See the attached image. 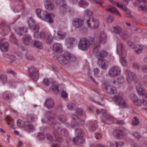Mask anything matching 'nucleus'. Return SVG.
<instances>
[{
	"label": "nucleus",
	"mask_w": 147,
	"mask_h": 147,
	"mask_svg": "<svg viewBox=\"0 0 147 147\" xmlns=\"http://www.w3.org/2000/svg\"><path fill=\"white\" fill-rule=\"evenodd\" d=\"M76 60L75 57L68 52L61 55V56L57 58L59 63L65 67L69 66V62H72Z\"/></svg>",
	"instance_id": "f257e3e1"
},
{
	"label": "nucleus",
	"mask_w": 147,
	"mask_h": 147,
	"mask_svg": "<svg viewBox=\"0 0 147 147\" xmlns=\"http://www.w3.org/2000/svg\"><path fill=\"white\" fill-rule=\"evenodd\" d=\"M123 97L122 93H120L118 95L114 96L112 99L116 105L121 108H125L127 107V105L125 101L123 99Z\"/></svg>",
	"instance_id": "f03ea898"
},
{
	"label": "nucleus",
	"mask_w": 147,
	"mask_h": 147,
	"mask_svg": "<svg viewBox=\"0 0 147 147\" xmlns=\"http://www.w3.org/2000/svg\"><path fill=\"white\" fill-rule=\"evenodd\" d=\"M90 42L89 40L86 38H81L78 42V48L83 51H86L89 48Z\"/></svg>",
	"instance_id": "7ed1b4c3"
},
{
	"label": "nucleus",
	"mask_w": 147,
	"mask_h": 147,
	"mask_svg": "<svg viewBox=\"0 0 147 147\" xmlns=\"http://www.w3.org/2000/svg\"><path fill=\"white\" fill-rule=\"evenodd\" d=\"M52 125L54 131L53 132V134L55 138V141L56 144H59L62 142V139L57 134L56 131L60 128L61 127V124L59 123L55 122Z\"/></svg>",
	"instance_id": "20e7f679"
},
{
	"label": "nucleus",
	"mask_w": 147,
	"mask_h": 147,
	"mask_svg": "<svg viewBox=\"0 0 147 147\" xmlns=\"http://www.w3.org/2000/svg\"><path fill=\"white\" fill-rule=\"evenodd\" d=\"M67 11L70 15H74V12L73 10L71 9L66 4L63 3L59 7V12L61 16H63L65 15Z\"/></svg>",
	"instance_id": "39448f33"
},
{
	"label": "nucleus",
	"mask_w": 147,
	"mask_h": 147,
	"mask_svg": "<svg viewBox=\"0 0 147 147\" xmlns=\"http://www.w3.org/2000/svg\"><path fill=\"white\" fill-rule=\"evenodd\" d=\"M87 23L90 28L93 29L97 28L99 25V21L94 18H89L87 21Z\"/></svg>",
	"instance_id": "423d86ee"
},
{
	"label": "nucleus",
	"mask_w": 147,
	"mask_h": 147,
	"mask_svg": "<svg viewBox=\"0 0 147 147\" xmlns=\"http://www.w3.org/2000/svg\"><path fill=\"white\" fill-rule=\"evenodd\" d=\"M29 76L32 80L36 81L38 78V71L37 69L34 67H32L29 69Z\"/></svg>",
	"instance_id": "0eeeda50"
},
{
	"label": "nucleus",
	"mask_w": 147,
	"mask_h": 147,
	"mask_svg": "<svg viewBox=\"0 0 147 147\" xmlns=\"http://www.w3.org/2000/svg\"><path fill=\"white\" fill-rule=\"evenodd\" d=\"M121 70L118 67H112L109 70L108 75L110 77H114L120 74Z\"/></svg>",
	"instance_id": "6e6552de"
},
{
	"label": "nucleus",
	"mask_w": 147,
	"mask_h": 147,
	"mask_svg": "<svg viewBox=\"0 0 147 147\" xmlns=\"http://www.w3.org/2000/svg\"><path fill=\"white\" fill-rule=\"evenodd\" d=\"M71 127L75 129L76 133L77 134H82L84 135V132L83 130L79 128V125L77 121L75 120H73L71 121Z\"/></svg>",
	"instance_id": "1a4fd4ad"
},
{
	"label": "nucleus",
	"mask_w": 147,
	"mask_h": 147,
	"mask_svg": "<svg viewBox=\"0 0 147 147\" xmlns=\"http://www.w3.org/2000/svg\"><path fill=\"white\" fill-rule=\"evenodd\" d=\"M103 89L107 93L110 94H115L117 92L116 88L111 85H105L103 87Z\"/></svg>",
	"instance_id": "9d476101"
},
{
	"label": "nucleus",
	"mask_w": 147,
	"mask_h": 147,
	"mask_svg": "<svg viewBox=\"0 0 147 147\" xmlns=\"http://www.w3.org/2000/svg\"><path fill=\"white\" fill-rule=\"evenodd\" d=\"M72 24L75 28H79L82 27L83 25L84 22L82 19L76 18L73 20Z\"/></svg>",
	"instance_id": "9b49d317"
},
{
	"label": "nucleus",
	"mask_w": 147,
	"mask_h": 147,
	"mask_svg": "<svg viewBox=\"0 0 147 147\" xmlns=\"http://www.w3.org/2000/svg\"><path fill=\"white\" fill-rule=\"evenodd\" d=\"M79 135L76 136L75 138L73 139V142L74 144L77 145H80L82 144L84 142V139L83 138V135L82 134H78ZM85 133H84V135Z\"/></svg>",
	"instance_id": "f8f14e48"
},
{
	"label": "nucleus",
	"mask_w": 147,
	"mask_h": 147,
	"mask_svg": "<svg viewBox=\"0 0 147 147\" xmlns=\"http://www.w3.org/2000/svg\"><path fill=\"white\" fill-rule=\"evenodd\" d=\"M97 63L98 65L104 69H107L109 66V62L105 59H98L97 60Z\"/></svg>",
	"instance_id": "ddd939ff"
},
{
	"label": "nucleus",
	"mask_w": 147,
	"mask_h": 147,
	"mask_svg": "<svg viewBox=\"0 0 147 147\" xmlns=\"http://www.w3.org/2000/svg\"><path fill=\"white\" fill-rule=\"evenodd\" d=\"M76 41V39L73 37H67L65 39V43L67 48H71L74 46V43Z\"/></svg>",
	"instance_id": "4468645a"
},
{
	"label": "nucleus",
	"mask_w": 147,
	"mask_h": 147,
	"mask_svg": "<svg viewBox=\"0 0 147 147\" xmlns=\"http://www.w3.org/2000/svg\"><path fill=\"white\" fill-rule=\"evenodd\" d=\"M135 85L136 86V89L138 94L140 96H144L146 92L142 86L139 82H136Z\"/></svg>",
	"instance_id": "2eb2a0df"
},
{
	"label": "nucleus",
	"mask_w": 147,
	"mask_h": 147,
	"mask_svg": "<svg viewBox=\"0 0 147 147\" xmlns=\"http://www.w3.org/2000/svg\"><path fill=\"white\" fill-rule=\"evenodd\" d=\"M28 31L26 27H19L16 30V32L19 35L22 36L26 34Z\"/></svg>",
	"instance_id": "dca6fc26"
},
{
	"label": "nucleus",
	"mask_w": 147,
	"mask_h": 147,
	"mask_svg": "<svg viewBox=\"0 0 147 147\" xmlns=\"http://www.w3.org/2000/svg\"><path fill=\"white\" fill-rule=\"evenodd\" d=\"M44 2L45 6L47 10L51 11L54 9V6L52 2L50 0H45Z\"/></svg>",
	"instance_id": "f3484780"
},
{
	"label": "nucleus",
	"mask_w": 147,
	"mask_h": 147,
	"mask_svg": "<svg viewBox=\"0 0 147 147\" xmlns=\"http://www.w3.org/2000/svg\"><path fill=\"white\" fill-rule=\"evenodd\" d=\"M117 51L118 54L120 56L124 54L125 52V46L122 43L119 42L117 44Z\"/></svg>",
	"instance_id": "a211bd4d"
},
{
	"label": "nucleus",
	"mask_w": 147,
	"mask_h": 147,
	"mask_svg": "<svg viewBox=\"0 0 147 147\" xmlns=\"http://www.w3.org/2000/svg\"><path fill=\"white\" fill-rule=\"evenodd\" d=\"M107 35L104 31L101 32L100 34L98 40V43L104 44L107 42Z\"/></svg>",
	"instance_id": "6ab92c4d"
},
{
	"label": "nucleus",
	"mask_w": 147,
	"mask_h": 147,
	"mask_svg": "<svg viewBox=\"0 0 147 147\" xmlns=\"http://www.w3.org/2000/svg\"><path fill=\"white\" fill-rule=\"evenodd\" d=\"M2 40H0V49L1 50L4 52H7L8 51L9 49V44L6 42L2 44Z\"/></svg>",
	"instance_id": "aec40b11"
},
{
	"label": "nucleus",
	"mask_w": 147,
	"mask_h": 147,
	"mask_svg": "<svg viewBox=\"0 0 147 147\" xmlns=\"http://www.w3.org/2000/svg\"><path fill=\"white\" fill-rule=\"evenodd\" d=\"M54 105V102L53 100L50 98L47 99L44 104V105L46 107L50 109L53 108Z\"/></svg>",
	"instance_id": "412c9836"
},
{
	"label": "nucleus",
	"mask_w": 147,
	"mask_h": 147,
	"mask_svg": "<svg viewBox=\"0 0 147 147\" xmlns=\"http://www.w3.org/2000/svg\"><path fill=\"white\" fill-rule=\"evenodd\" d=\"M127 80L129 82H130L135 80L136 78V76L135 73L129 71L127 72L126 76Z\"/></svg>",
	"instance_id": "4be33fe9"
},
{
	"label": "nucleus",
	"mask_w": 147,
	"mask_h": 147,
	"mask_svg": "<svg viewBox=\"0 0 147 147\" xmlns=\"http://www.w3.org/2000/svg\"><path fill=\"white\" fill-rule=\"evenodd\" d=\"M31 44L32 46L40 49L43 48V45L42 43L39 41L33 40L31 42Z\"/></svg>",
	"instance_id": "5701e85b"
},
{
	"label": "nucleus",
	"mask_w": 147,
	"mask_h": 147,
	"mask_svg": "<svg viewBox=\"0 0 147 147\" xmlns=\"http://www.w3.org/2000/svg\"><path fill=\"white\" fill-rule=\"evenodd\" d=\"M105 10L107 11H109L111 13H114L119 16H121V14L119 12L115 7L112 6L111 5L109 6L105 9Z\"/></svg>",
	"instance_id": "b1692460"
},
{
	"label": "nucleus",
	"mask_w": 147,
	"mask_h": 147,
	"mask_svg": "<svg viewBox=\"0 0 147 147\" xmlns=\"http://www.w3.org/2000/svg\"><path fill=\"white\" fill-rule=\"evenodd\" d=\"M100 43L97 42H96L94 45V48L93 50V53L97 56L100 51Z\"/></svg>",
	"instance_id": "393cba45"
},
{
	"label": "nucleus",
	"mask_w": 147,
	"mask_h": 147,
	"mask_svg": "<svg viewBox=\"0 0 147 147\" xmlns=\"http://www.w3.org/2000/svg\"><path fill=\"white\" fill-rule=\"evenodd\" d=\"M57 38L59 39H63L65 38L67 35V33L62 30H60L57 32Z\"/></svg>",
	"instance_id": "a878e982"
},
{
	"label": "nucleus",
	"mask_w": 147,
	"mask_h": 147,
	"mask_svg": "<svg viewBox=\"0 0 147 147\" xmlns=\"http://www.w3.org/2000/svg\"><path fill=\"white\" fill-rule=\"evenodd\" d=\"M44 17V18L43 19V20L49 23H52L53 22V20L52 19V17L47 11H46V13Z\"/></svg>",
	"instance_id": "bb28decb"
},
{
	"label": "nucleus",
	"mask_w": 147,
	"mask_h": 147,
	"mask_svg": "<svg viewBox=\"0 0 147 147\" xmlns=\"http://www.w3.org/2000/svg\"><path fill=\"white\" fill-rule=\"evenodd\" d=\"M24 129L28 132H30L33 131L34 127L32 124L26 122Z\"/></svg>",
	"instance_id": "cd10ccee"
},
{
	"label": "nucleus",
	"mask_w": 147,
	"mask_h": 147,
	"mask_svg": "<svg viewBox=\"0 0 147 147\" xmlns=\"http://www.w3.org/2000/svg\"><path fill=\"white\" fill-rule=\"evenodd\" d=\"M12 96V94L8 91H5L3 94V97L4 99L6 100H9Z\"/></svg>",
	"instance_id": "c85d7f7f"
},
{
	"label": "nucleus",
	"mask_w": 147,
	"mask_h": 147,
	"mask_svg": "<svg viewBox=\"0 0 147 147\" xmlns=\"http://www.w3.org/2000/svg\"><path fill=\"white\" fill-rule=\"evenodd\" d=\"M112 32L115 34H120L122 31V28L120 26H117L111 28Z\"/></svg>",
	"instance_id": "c756f323"
},
{
	"label": "nucleus",
	"mask_w": 147,
	"mask_h": 147,
	"mask_svg": "<svg viewBox=\"0 0 147 147\" xmlns=\"http://www.w3.org/2000/svg\"><path fill=\"white\" fill-rule=\"evenodd\" d=\"M113 135L117 138H122L124 136L122 131L119 129L115 130L113 132Z\"/></svg>",
	"instance_id": "7c9ffc66"
},
{
	"label": "nucleus",
	"mask_w": 147,
	"mask_h": 147,
	"mask_svg": "<svg viewBox=\"0 0 147 147\" xmlns=\"http://www.w3.org/2000/svg\"><path fill=\"white\" fill-rule=\"evenodd\" d=\"M53 47L55 51L58 53L61 52L63 50L61 45L59 43H55L54 44Z\"/></svg>",
	"instance_id": "2f4dec72"
},
{
	"label": "nucleus",
	"mask_w": 147,
	"mask_h": 147,
	"mask_svg": "<svg viewBox=\"0 0 147 147\" xmlns=\"http://www.w3.org/2000/svg\"><path fill=\"white\" fill-rule=\"evenodd\" d=\"M34 37L37 38H40L43 35L45 36L47 34L46 32H41L36 31V32H34Z\"/></svg>",
	"instance_id": "473e14b6"
},
{
	"label": "nucleus",
	"mask_w": 147,
	"mask_h": 147,
	"mask_svg": "<svg viewBox=\"0 0 147 147\" xmlns=\"http://www.w3.org/2000/svg\"><path fill=\"white\" fill-rule=\"evenodd\" d=\"M108 53L105 50H102L100 51L98 54L97 56L100 57L105 58L107 57L108 55Z\"/></svg>",
	"instance_id": "72a5a7b5"
},
{
	"label": "nucleus",
	"mask_w": 147,
	"mask_h": 147,
	"mask_svg": "<svg viewBox=\"0 0 147 147\" xmlns=\"http://www.w3.org/2000/svg\"><path fill=\"white\" fill-rule=\"evenodd\" d=\"M89 125L90 128L92 130H95L97 127V124L96 121H94L93 122H90L89 123Z\"/></svg>",
	"instance_id": "f704fd0d"
},
{
	"label": "nucleus",
	"mask_w": 147,
	"mask_h": 147,
	"mask_svg": "<svg viewBox=\"0 0 147 147\" xmlns=\"http://www.w3.org/2000/svg\"><path fill=\"white\" fill-rule=\"evenodd\" d=\"M54 118V115L53 116H50L48 118L47 121V123L49 125H52L55 122V121Z\"/></svg>",
	"instance_id": "c9c22d12"
},
{
	"label": "nucleus",
	"mask_w": 147,
	"mask_h": 147,
	"mask_svg": "<svg viewBox=\"0 0 147 147\" xmlns=\"http://www.w3.org/2000/svg\"><path fill=\"white\" fill-rule=\"evenodd\" d=\"M95 2L100 5L102 7H105L106 6V4H105L104 0H94Z\"/></svg>",
	"instance_id": "e433bc0d"
},
{
	"label": "nucleus",
	"mask_w": 147,
	"mask_h": 147,
	"mask_svg": "<svg viewBox=\"0 0 147 147\" xmlns=\"http://www.w3.org/2000/svg\"><path fill=\"white\" fill-rule=\"evenodd\" d=\"M30 40V37L29 36L25 37L22 38L23 42L26 45L29 44Z\"/></svg>",
	"instance_id": "4c0bfd02"
},
{
	"label": "nucleus",
	"mask_w": 147,
	"mask_h": 147,
	"mask_svg": "<svg viewBox=\"0 0 147 147\" xmlns=\"http://www.w3.org/2000/svg\"><path fill=\"white\" fill-rule=\"evenodd\" d=\"M16 59V57L14 55H10L9 57L7 59V61L9 63H11L14 62Z\"/></svg>",
	"instance_id": "58836bf2"
},
{
	"label": "nucleus",
	"mask_w": 147,
	"mask_h": 147,
	"mask_svg": "<svg viewBox=\"0 0 147 147\" xmlns=\"http://www.w3.org/2000/svg\"><path fill=\"white\" fill-rule=\"evenodd\" d=\"M60 133L63 136L68 137L69 136V132L66 129H62L60 130Z\"/></svg>",
	"instance_id": "ea45409f"
},
{
	"label": "nucleus",
	"mask_w": 147,
	"mask_h": 147,
	"mask_svg": "<svg viewBox=\"0 0 147 147\" xmlns=\"http://www.w3.org/2000/svg\"><path fill=\"white\" fill-rule=\"evenodd\" d=\"M17 125L19 127H24L26 122H25L24 121L18 119L17 121Z\"/></svg>",
	"instance_id": "a19ab883"
},
{
	"label": "nucleus",
	"mask_w": 147,
	"mask_h": 147,
	"mask_svg": "<svg viewBox=\"0 0 147 147\" xmlns=\"http://www.w3.org/2000/svg\"><path fill=\"white\" fill-rule=\"evenodd\" d=\"M53 38L51 35H48L46 38V42L47 44H50L53 40Z\"/></svg>",
	"instance_id": "79ce46f5"
},
{
	"label": "nucleus",
	"mask_w": 147,
	"mask_h": 147,
	"mask_svg": "<svg viewBox=\"0 0 147 147\" xmlns=\"http://www.w3.org/2000/svg\"><path fill=\"white\" fill-rule=\"evenodd\" d=\"M52 91L55 93H57L58 92V87L57 85L55 83H53L52 86Z\"/></svg>",
	"instance_id": "37998d69"
},
{
	"label": "nucleus",
	"mask_w": 147,
	"mask_h": 147,
	"mask_svg": "<svg viewBox=\"0 0 147 147\" xmlns=\"http://www.w3.org/2000/svg\"><path fill=\"white\" fill-rule=\"evenodd\" d=\"M140 123L138 118L136 117H134L132 120V124L134 126H136L138 125Z\"/></svg>",
	"instance_id": "c03bdc74"
},
{
	"label": "nucleus",
	"mask_w": 147,
	"mask_h": 147,
	"mask_svg": "<svg viewBox=\"0 0 147 147\" xmlns=\"http://www.w3.org/2000/svg\"><path fill=\"white\" fill-rule=\"evenodd\" d=\"M7 124L11 126L13 125V120L11 117H6Z\"/></svg>",
	"instance_id": "a18cd8bd"
},
{
	"label": "nucleus",
	"mask_w": 147,
	"mask_h": 147,
	"mask_svg": "<svg viewBox=\"0 0 147 147\" xmlns=\"http://www.w3.org/2000/svg\"><path fill=\"white\" fill-rule=\"evenodd\" d=\"M101 113L102 115L104 117L105 116L107 115V114L106 113V111L104 109H102L100 110H100L99 109H96V114L97 115L100 114V113Z\"/></svg>",
	"instance_id": "49530a36"
},
{
	"label": "nucleus",
	"mask_w": 147,
	"mask_h": 147,
	"mask_svg": "<svg viewBox=\"0 0 147 147\" xmlns=\"http://www.w3.org/2000/svg\"><path fill=\"white\" fill-rule=\"evenodd\" d=\"M109 1L112 4H113L115 5H117L118 7L120 8L123 10V8L124 7H123V6L122 4L116 3L112 0H109Z\"/></svg>",
	"instance_id": "de8ad7c7"
},
{
	"label": "nucleus",
	"mask_w": 147,
	"mask_h": 147,
	"mask_svg": "<svg viewBox=\"0 0 147 147\" xmlns=\"http://www.w3.org/2000/svg\"><path fill=\"white\" fill-rule=\"evenodd\" d=\"M117 82L118 84H122L125 82V79L124 76H121L117 80Z\"/></svg>",
	"instance_id": "09e8293b"
},
{
	"label": "nucleus",
	"mask_w": 147,
	"mask_h": 147,
	"mask_svg": "<svg viewBox=\"0 0 147 147\" xmlns=\"http://www.w3.org/2000/svg\"><path fill=\"white\" fill-rule=\"evenodd\" d=\"M132 134L137 139H140L141 138V134L137 131H134L132 133Z\"/></svg>",
	"instance_id": "8fccbe9b"
},
{
	"label": "nucleus",
	"mask_w": 147,
	"mask_h": 147,
	"mask_svg": "<svg viewBox=\"0 0 147 147\" xmlns=\"http://www.w3.org/2000/svg\"><path fill=\"white\" fill-rule=\"evenodd\" d=\"M121 62L122 65L124 66H126L127 64V61L124 57H121Z\"/></svg>",
	"instance_id": "3c124183"
},
{
	"label": "nucleus",
	"mask_w": 147,
	"mask_h": 147,
	"mask_svg": "<svg viewBox=\"0 0 147 147\" xmlns=\"http://www.w3.org/2000/svg\"><path fill=\"white\" fill-rule=\"evenodd\" d=\"M58 119L62 123L65 122L66 121V117L63 115H61L59 116Z\"/></svg>",
	"instance_id": "603ef678"
},
{
	"label": "nucleus",
	"mask_w": 147,
	"mask_h": 147,
	"mask_svg": "<svg viewBox=\"0 0 147 147\" xmlns=\"http://www.w3.org/2000/svg\"><path fill=\"white\" fill-rule=\"evenodd\" d=\"M0 78L3 83H5L7 81V77L5 74H3L1 75Z\"/></svg>",
	"instance_id": "864d4df0"
},
{
	"label": "nucleus",
	"mask_w": 147,
	"mask_h": 147,
	"mask_svg": "<svg viewBox=\"0 0 147 147\" xmlns=\"http://www.w3.org/2000/svg\"><path fill=\"white\" fill-rule=\"evenodd\" d=\"M138 47H140L139 49H135L136 52L138 54L141 53L143 50V47L142 46L139 45H138Z\"/></svg>",
	"instance_id": "5fc2aeb1"
},
{
	"label": "nucleus",
	"mask_w": 147,
	"mask_h": 147,
	"mask_svg": "<svg viewBox=\"0 0 147 147\" xmlns=\"http://www.w3.org/2000/svg\"><path fill=\"white\" fill-rule=\"evenodd\" d=\"M134 104L137 106H141L142 105V101L141 100H138L134 102Z\"/></svg>",
	"instance_id": "6e6d98bb"
},
{
	"label": "nucleus",
	"mask_w": 147,
	"mask_h": 147,
	"mask_svg": "<svg viewBox=\"0 0 147 147\" xmlns=\"http://www.w3.org/2000/svg\"><path fill=\"white\" fill-rule=\"evenodd\" d=\"M85 14L87 16L90 17L93 15V12L90 10L86 9L85 11Z\"/></svg>",
	"instance_id": "4d7b16f0"
},
{
	"label": "nucleus",
	"mask_w": 147,
	"mask_h": 147,
	"mask_svg": "<svg viewBox=\"0 0 147 147\" xmlns=\"http://www.w3.org/2000/svg\"><path fill=\"white\" fill-rule=\"evenodd\" d=\"M35 115H30L27 117V120L30 122L33 121L36 119Z\"/></svg>",
	"instance_id": "13d9d810"
},
{
	"label": "nucleus",
	"mask_w": 147,
	"mask_h": 147,
	"mask_svg": "<svg viewBox=\"0 0 147 147\" xmlns=\"http://www.w3.org/2000/svg\"><path fill=\"white\" fill-rule=\"evenodd\" d=\"M123 10L126 13L125 16H126L129 18H131V16L130 14V12L129 9L125 7L123 8Z\"/></svg>",
	"instance_id": "bf43d9fd"
},
{
	"label": "nucleus",
	"mask_w": 147,
	"mask_h": 147,
	"mask_svg": "<svg viewBox=\"0 0 147 147\" xmlns=\"http://www.w3.org/2000/svg\"><path fill=\"white\" fill-rule=\"evenodd\" d=\"M79 5L80 6L88 5V3L84 0H81L78 3Z\"/></svg>",
	"instance_id": "052dcab7"
},
{
	"label": "nucleus",
	"mask_w": 147,
	"mask_h": 147,
	"mask_svg": "<svg viewBox=\"0 0 147 147\" xmlns=\"http://www.w3.org/2000/svg\"><path fill=\"white\" fill-rule=\"evenodd\" d=\"M26 58L29 60H32L34 59L33 56L28 53L25 54Z\"/></svg>",
	"instance_id": "680f3d73"
},
{
	"label": "nucleus",
	"mask_w": 147,
	"mask_h": 147,
	"mask_svg": "<svg viewBox=\"0 0 147 147\" xmlns=\"http://www.w3.org/2000/svg\"><path fill=\"white\" fill-rule=\"evenodd\" d=\"M84 113V111L81 109H79L76 110V115H81Z\"/></svg>",
	"instance_id": "e2e57ef3"
},
{
	"label": "nucleus",
	"mask_w": 147,
	"mask_h": 147,
	"mask_svg": "<svg viewBox=\"0 0 147 147\" xmlns=\"http://www.w3.org/2000/svg\"><path fill=\"white\" fill-rule=\"evenodd\" d=\"M47 139L50 141H52L53 140V137L50 134L47 133L46 135Z\"/></svg>",
	"instance_id": "0e129e2a"
},
{
	"label": "nucleus",
	"mask_w": 147,
	"mask_h": 147,
	"mask_svg": "<svg viewBox=\"0 0 147 147\" xmlns=\"http://www.w3.org/2000/svg\"><path fill=\"white\" fill-rule=\"evenodd\" d=\"M138 9L140 11L146 10L147 9V5L145 4L139 6Z\"/></svg>",
	"instance_id": "69168bd1"
},
{
	"label": "nucleus",
	"mask_w": 147,
	"mask_h": 147,
	"mask_svg": "<svg viewBox=\"0 0 147 147\" xmlns=\"http://www.w3.org/2000/svg\"><path fill=\"white\" fill-rule=\"evenodd\" d=\"M121 36L124 39H126L129 38V35L127 33V32H123L121 34Z\"/></svg>",
	"instance_id": "338daca9"
},
{
	"label": "nucleus",
	"mask_w": 147,
	"mask_h": 147,
	"mask_svg": "<svg viewBox=\"0 0 147 147\" xmlns=\"http://www.w3.org/2000/svg\"><path fill=\"white\" fill-rule=\"evenodd\" d=\"M124 143L122 142H117L116 144V147H122L124 146Z\"/></svg>",
	"instance_id": "774afa93"
}]
</instances>
